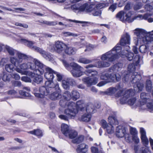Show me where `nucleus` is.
I'll return each instance as SVG.
<instances>
[{"label":"nucleus","instance_id":"nucleus-47","mask_svg":"<svg viewBox=\"0 0 153 153\" xmlns=\"http://www.w3.org/2000/svg\"><path fill=\"white\" fill-rule=\"evenodd\" d=\"M19 93L23 97H30L31 96V95L28 92H27L23 90H20L19 91Z\"/></svg>","mask_w":153,"mask_h":153},{"label":"nucleus","instance_id":"nucleus-49","mask_svg":"<svg viewBox=\"0 0 153 153\" xmlns=\"http://www.w3.org/2000/svg\"><path fill=\"white\" fill-rule=\"evenodd\" d=\"M106 128L108 134H111L114 132V128L110 124L108 126H107Z\"/></svg>","mask_w":153,"mask_h":153},{"label":"nucleus","instance_id":"nucleus-45","mask_svg":"<svg viewBox=\"0 0 153 153\" xmlns=\"http://www.w3.org/2000/svg\"><path fill=\"white\" fill-rule=\"evenodd\" d=\"M77 132L74 130H71L68 133V136L70 139L75 138L77 135Z\"/></svg>","mask_w":153,"mask_h":153},{"label":"nucleus","instance_id":"nucleus-38","mask_svg":"<svg viewBox=\"0 0 153 153\" xmlns=\"http://www.w3.org/2000/svg\"><path fill=\"white\" fill-rule=\"evenodd\" d=\"M84 137L83 135H81L72 140V142L74 143L79 144L82 142L84 140Z\"/></svg>","mask_w":153,"mask_h":153},{"label":"nucleus","instance_id":"nucleus-9","mask_svg":"<svg viewBox=\"0 0 153 153\" xmlns=\"http://www.w3.org/2000/svg\"><path fill=\"white\" fill-rule=\"evenodd\" d=\"M114 50H113V52L117 53V55L118 56V58L119 56L122 57H126L129 61H131L133 60L134 56V53H133L129 52L128 50L125 48L122 51H121V48H114Z\"/></svg>","mask_w":153,"mask_h":153},{"label":"nucleus","instance_id":"nucleus-48","mask_svg":"<svg viewBox=\"0 0 153 153\" xmlns=\"http://www.w3.org/2000/svg\"><path fill=\"white\" fill-rule=\"evenodd\" d=\"M152 16V14L150 13H146L143 16L142 15H139L137 17H135L136 19L137 18H139L140 19L147 20L149 17Z\"/></svg>","mask_w":153,"mask_h":153},{"label":"nucleus","instance_id":"nucleus-23","mask_svg":"<svg viewBox=\"0 0 153 153\" xmlns=\"http://www.w3.org/2000/svg\"><path fill=\"white\" fill-rule=\"evenodd\" d=\"M19 42L21 43L24 44L25 45L29 47H32L33 48H35L34 45L35 44V42L31 41H29L27 39L22 38L19 40Z\"/></svg>","mask_w":153,"mask_h":153},{"label":"nucleus","instance_id":"nucleus-10","mask_svg":"<svg viewBox=\"0 0 153 153\" xmlns=\"http://www.w3.org/2000/svg\"><path fill=\"white\" fill-rule=\"evenodd\" d=\"M93 6V4L89 5L88 3H86L80 7L78 6L76 4L72 5L71 6V9L74 10H79L82 11L89 13L92 11L94 9V7Z\"/></svg>","mask_w":153,"mask_h":153},{"label":"nucleus","instance_id":"nucleus-60","mask_svg":"<svg viewBox=\"0 0 153 153\" xmlns=\"http://www.w3.org/2000/svg\"><path fill=\"white\" fill-rule=\"evenodd\" d=\"M145 9L146 11H151L153 9L152 6L149 4H146L144 6Z\"/></svg>","mask_w":153,"mask_h":153},{"label":"nucleus","instance_id":"nucleus-50","mask_svg":"<svg viewBox=\"0 0 153 153\" xmlns=\"http://www.w3.org/2000/svg\"><path fill=\"white\" fill-rule=\"evenodd\" d=\"M140 150L141 153H152L149 148L146 146L141 148Z\"/></svg>","mask_w":153,"mask_h":153},{"label":"nucleus","instance_id":"nucleus-2","mask_svg":"<svg viewBox=\"0 0 153 153\" xmlns=\"http://www.w3.org/2000/svg\"><path fill=\"white\" fill-rule=\"evenodd\" d=\"M59 104L62 107L67 108L64 111L66 115H60L59 116V117L62 119L68 120V118L75 117L78 112V110L75 106V104L73 102H67L66 100H61L59 101Z\"/></svg>","mask_w":153,"mask_h":153},{"label":"nucleus","instance_id":"nucleus-31","mask_svg":"<svg viewBox=\"0 0 153 153\" xmlns=\"http://www.w3.org/2000/svg\"><path fill=\"white\" fill-rule=\"evenodd\" d=\"M71 99L74 101L76 100L80 97L79 93L76 90H73L71 92Z\"/></svg>","mask_w":153,"mask_h":153},{"label":"nucleus","instance_id":"nucleus-28","mask_svg":"<svg viewBox=\"0 0 153 153\" xmlns=\"http://www.w3.org/2000/svg\"><path fill=\"white\" fill-rule=\"evenodd\" d=\"M144 107L145 109H147V110L151 112L153 111V101L152 100H151L149 101L146 102L145 104V105L144 106Z\"/></svg>","mask_w":153,"mask_h":153},{"label":"nucleus","instance_id":"nucleus-56","mask_svg":"<svg viewBox=\"0 0 153 153\" xmlns=\"http://www.w3.org/2000/svg\"><path fill=\"white\" fill-rule=\"evenodd\" d=\"M5 93L8 95L14 96L17 93V92L14 89H11L6 91Z\"/></svg>","mask_w":153,"mask_h":153},{"label":"nucleus","instance_id":"nucleus-16","mask_svg":"<svg viewBox=\"0 0 153 153\" xmlns=\"http://www.w3.org/2000/svg\"><path fill=\"white\" fill-rule=\"evenodd\" d=\"M75 84V81L71 78H68L66 80H63L62 81V86L65 89L69 88L70 85H73Z\"/></svg>","mask_w":153,"mask_h":153},{"label":"nucleus","instance_id":"nucleus-3","mask_svg":"<svg viewBox=\"0 0 153 153\" xmlns=\"http://www.w3.org/2000/svg\"><path fill=\"white\" fill-rule=\"evenodd\" d=\"M47 88L44 86H41L39 88L40 94L35 93V95L36 97L43 98L45 96H47L51 92L55 91L60 90V88L57 82H53L52 80H48L45 82Z\"/></svg>","mask_w":153,"mask_h":153},{"label":"nucleus","instance_id":"nucleus-14","mask_svg":"<svg viewBox=\"0 0 153 153\" xmlns=\"http://www.w3.org/2000/svg\"><path fill=\"white\" fill-rule=\"evenodd\" d=\"M149 94L145 92H142L140 94V106L142 109L145 108L144 106L146 102L151 100Z\"/></svg>","mask_w":153,"mask_h":153},{"label":"nucleus","instance_id":"nucleus-19","mask_svg":"<svg viewBox=\"0 0 153 153\" xmlns=\"http://www.w3.org/2000/svg\"><path fill=\"white\" fill-rule=\"evenodd\" d=\"M123 64L121 63H118L110 67L108 70L109 72H117L120 71L122 68Z\"/></svg>","mask_w":153,"mask_h":153},{"label":"nucleus","instance_id":"nucleus-29","mask_svg":"<svg viewBox=\"0 0 153 153\" xmlns=\"http://www.w3.org/2000/svg\"><path fill=\"white\" fill-rule=\"evenodd\" d=\"M86 112L90 114H93L95 112V108L94 105L92 104H89L86 108Z\"/></svg>","mask_w":153,"mask_h":153},{"label":"nucleus","instance_id":"nucleus-64","mask_svg":"<svg viewBox=\"0 0 153 153\" xmlns=\"http://www.w3.org/2000/svg\"><path fill=\"white\" fill-rule=\"evenodd\" d=\"M132 140L136 144H138L140 142L139 138L137 137V135L132 136Z\"/></svg>","mask_w":153,"mask_h":153},{"label":"nucleus","instance_id":"nucleus-34","mask_svg":"<svg viewBox=\"0 0 153 153\" xmlns=\"http://www.w3.org/2000/svg\"><path fill=\"white\" fill-rule=\"evenodd\" d=\"M37 74L38 75L35 76L33 79V81L37 83L40 84L43 82V77L40 75V74Z\"/></svg>","mask_w":153,"mask_h":153},{"label":"nucleus","instance_id":"nucleus-57","mask_svg":"<svg viewBox=\"0 0 153 153\" xmlns=\"http://www.w3.org/2000/svg\"><path fill=\"white\" fill-rule=\"evenodd\" d=\"M136 101V98H132L128 100L127 103L129 105L132 106L135 103Z\"/></svg>","mask_w":153,"mask_h":153},{"label":"nucleus","instance_id":"nucleus-59","mask_svg":"<svg viewBox=\"0 0 153 153\" xmlns=\"http://www.w3.org/2000/svg\"><path fill=\"white\" fill-rule=\"evenodd\" d=\"M120 86L119 88V89L118 90H119L118 91L117 93L115 94V96L116 97H120L122 96H123L124 93L123 92V91L122 90L120 89Z\"/></svg>","mask_w":153,"mask_h":153},{"label":"nucleus","instance_id":"nucleus-61","mask_svg":"<svg viewBox=\"0 0 153 153\" xmlns=\"http://www.w3.org/2000/svg\"><path fill=\"white\" fill-rule=\"evenodd\" d=\"M128 98L125 97L124 95L123 97L120 99V103L121 104H123L126 103V102L127 103V99Z\"/></svg>","mask_w":153,"mask_h":153},{"label":"nucleus","instance_id":"nucleus-52","mask_svg":"<svg viewBox=\"0 0 153 153\" xmlns=\"http://www.w3.org/2000/svg\"><path fill=\"white\" fill-rule=\"evenodd\" d=\"M62 48H51V52H55L59 54H63L65 50L61 49Z\"/></svg>","mask_w":153,"mask_h":153},{"label":"nucleus","instance_id":"nucleus-7","mask_svg":"<svg viewBox=\"0 0 153 153\" xmlns=\"http://www.w3.org/2000/svg\"><path fill=\"white\" fill-rule=\"evenodd\" d=\"M85 74L90 76H93V78L85 77L82 79L83 82L86 84L87 86L89 87L92 85L97 84L98 81V78L95 76L98 74L97 72L96 71H92L91 70L87 69L85 71Z\"/></svg>","mask_w":153,"mask_h":153},{"label":"nucleus","instance_id":"nucleus-11","mask_svg":"<svg viewBox=\"0 0 153 153\" xmlns=\"http://www.w3.org/2000/svg\"><path fill=\"white\" fill-rule=\"evenodd\" d=\"M124 15L125 13L124 11H121L117 14L116 15V17L123 22H127L128 23L131 22L136 19L135 17L132 18H131V14L130 12H129L126 14L125 16Z\"/></svg>","mask_w":153,"mask_h":153},{"label":"nucleus","instance_id":"nucleus-17","mask_svg":"<svg viewBox=\"0 0 153 153\" xmlns=\"http://www.w3.org/2000/svg\"><path fill=\"white\" fill-rule=\"evenodd\" d=\"M92 4H93V7H94L93 11L95 8L97 9H101L103 7H107L109 5V2H105V1H102L100 2L99 3H97V1H95V2H92L91 4H89L90 5Z\"/></svg>","mask_w":153,"mask_h":153},{"label":"nucleus","instance_id":"nucleus-54","mask_svg":"<svg viewBox=\"0 0 153 153\" xmlns=\"http://www.w3.org/2000/svg\"><path fill=\"white\" fill-rule=\"evenodd\" d=\"M128 70L131 73L134 71L135 70V65L133 64H129L128 66Z\"/></svg>","mask_w":153,"mask_h":153},{"label":"nucleus","instance_id":"nucleus-62","mask_svg":"<svg viewBox=\"0 0 153 153\" xmlns=\"http://www.w3.org/2000/svg\"><path fill=\"white\" fill-rule=\"evenodd\" d=\"M22 80L26 82H31V80L30 78L27 76H23L22 77Z\"/></svg>","mask_w":153,"mask_h":153},{"label":"nucleus","instance_id":"nucleus-1","mask_svg":"<svg viewBox=\"0 0 153 153\" xmlns=\"http://www.w3.org/2000/svg\"><path fill=\"white\" fill-rule=\"evenodd\" d=\"M135 30L134 34L137 38H134L136 46L134 45L133 48H137L136 46L137 45L138 39H141V41L146 44L145 48L151 47H153V30L150 32L149 36H146V32L143 29L137 28Z\"/></svg>","mask_w":153,"mask_h":153},{"label":"nucleus","instance_id":"nucleus-35","mask_svg":"<svg viewBox=\"0 0 153 153\" xmlns=\"http://www.w3.org/2000/svg\"><path fill=\"white\" fill-rule=\"evenodd\" d=\"M91 115L90 114H84L81 117V120L82 121L87 122L91 120Z\"/></svg>","mask_w":153,"mask_h":153},{"label":"nucleus","instance_id":"nucleus-13","mask_svg":"<svg viewBox=\"0 0 153 153\" xmlns=\"http://www.w3.org/2000/svg\"><path fill=\"white\" fill-rule=\"evenodd\" d=\"M18 56L19 60L14 57H11L10 60L11 62L15 66H18L20 62H21L22 59L28 60L30 58V56L21 53H18Z\"/></svg>","mask_w":153,"mask_h":153},{"label":"nucleus","instance_id":"nucleus-46","mask_svg":"<svg viewBox=\"0 0 153 153\" xmlns=\"http://www.w3.org/2000/svg\"><path fill=\"white\" fill-rule=\"evenodd\" d=\"M140 56L138 55H136L133 57V60L134 62L135 63L136 66L138 65L140 63Z\"/></svg>","mask_w":153,"mask_h":153},{"label":"nucleus","instance_id":"nucleus-22","mask_svg":"<svg viewBox=\"0 0 153 153\" xmlns=\"http://www.w3.org/2000/svg\"><path fill=\"white\" fill-rule=\"evenodd\" d=\"M120 87L119 85L116 86L115 87H111L105 91H101L100 93L101 94H107L110 95L114 94L115 92L118 91Z\"/></svg>","mask_w":153,"mask_h":153},{"label":"nucleus","instance_id":"nucleus-32","mask_svg":"<svg viewBox=\"0 0 153 153\" xmlns=\"http://www.w3.org/2000/svg\"><path fill=\"white\" fill-rule=\"evenodd\" d=\"M108 120L110 124L111 125H117L118 124V121L116 118L114 116L109 117H108Z\"/></svg>","mask_w":153,"mask_h":153},{"label":"nucleus","instance_id":"nucleus-41","mask_svg":"<svg viewBox=\"0 0 153 153\" xmlns=\"http://www.w3.org/2000/svg\"><path fill=\"white\" fill-rule=\"evenodd\" d=\"M64 98L66 100H69L71 98V94L70 92L68 91H65L63 94Z\"/></svg>","mask_w":153,"mask_h":153},{"label":"nucleus","instance_id":"nucleus-58","mask_svg":"<svg viewBox=\"0 0 153 153\" xmlns=\"http://www.w3.org/2000/svg\"><path fill=\"white\" fill-rule=\"evenodd\" d=\"M130 131L131 134L132 135V136L137 135V131L135 128L130 127Z\"/></svg>","mask_w":153,"mask_h":153},{"label":"nucleus","instance_id":"nucleus-18","mask_svg":"<svg viewBox=\"0 0 153 153\" xmlns=\"http://www.w3.org/2000/svg\"><path fill=\"white\" fill-rule=\"evenodd\" d=\"M140 133L141 135V139L142 143L145 146H146L148 144L149 141L146 135V131L143 128H140Z\"/></svg>","mask_w":153,"mask_h":153},{"label":"nucleus","instance_id":"nucleus-4","mask_svg":"<svg viewBox=\"0 0 153 153\" xmlns=\"http://www.w3.org/2000/svg\"><path fill=\"white\" fill-rule=\"evenodd\" d=\"M113 50H114V48L102 55L101 59L102 61L97 62V67L101 68L108 67L110 65V62H112L118 58L117 53L113 52Z\"/></svg>","mask_w":153,"mask_h":153},{"label":"nucleus","instance_id":"nucleus-44","mask_svg":"<svg viewBox=\"0 0 153 153\" xmlns=\"http://www.w3.org/2000/svg\"><path fill=\"white\" fill-rule=\"evenodd\" d=\"M11 77V74L3 73L2 79L4 81H9Z\"/></svg>","mask_w":153,"mask_h":153},{"label":"nucleus","instance_id":"nucleus-63","mask_svg":"<svg viewBox=\"0 0 153 153\" xmlns=\"http://www.w3.org/2000/svg\"><path fill=\"white\" fill-rule=\"evenodd\" d=\"M124 136L125 139L127 142L130 143L131 142V137L129 134L125 133Z\"/></svg>","mask_w":153,"mask_h":153},{"label":"nucleus","instance_id":"nucleus-33","mask_svg":"<svg viewBox=\"0 0 153 153\" xmlns=\"http://www.w3.org/2000/svg\"><path fill=\"white\" fill-rule=\"evenodd\" d=\"M88 148V146L85 144L82 143L78 146L76 149L77 152L87 151Z\"/></svg>","mask_w":153,"mask_h":153},{"label":"nucleus","instance_id":"nucleus-27","mask_svg":"<svg viewBox=\"0 0 153 153\" xmlns=\"http://www.w3.org/2000/svg\"><path fill=\"white\" fill-rule=\"evenodd\" d=\"M35 51L40 53L45 58H49L50 53L45 51L42 48H35Z\"/></svg>","mask_w":153,"mask_h":153},{"label":"nucleus","instance_id":"nucleus-55","mask_svg":"<svg viewBox=\"0 0 153 153\" xmlns=\"http://www.w3.org/2000/svg\"><path fill=\"white\" fill-rule=\"evenodd\" d=\"M41 23L45 24L50 26H54L57 24V23L55 22H49L48 21H43Z\"/></svg>","mask_w":153,"mask_h":153},{"label":"nucleus","instance_id":"nucleus-5","mask_svg":"<svg viewBox=\"0 0 153 153\" xmlns=\"http://www.w3.org/2000/svg\"><path fill=\"white\" fill-rule=\"evenodd\" d=\"M21 69L26 70L30 69L31 70L34 71L36 74H43V71L42 69L44 68L42 63L38 60H35V62H28L22 64L19 66Z\"/></svg>","mask_w":153,"mask_h":153},{"label":"nucleus","instance_id":"nucleus-24","mask_svg":"<svg viewBox=\"0 0 153 153\" xmlns=\"http://www.w3.org/2000/svg\"><path fill=\"white\" fill-rule=\"evenodd\" d=\"M70 129L69 126L67 124L63 123L61 125V131L62 133L66 136H68Z\"/></svg>","mask_w":153,"mask_h":153},{"label":"nucleus","instance_id":"nucleus-25","mask_svg":"<svg viewBox=\"0 0 153 153\" xmlns=\"http://www.w3.org/2000/svg\"><path fill=\"white\" fill-rule=\"evenodd\" d=\"M56 92H54L52 93L50 96L51 99L53 100H59L62 97V95L60 92L61 90L59 91H55Z\"/></svg>","mask_w":153,"mask_h":153},{"label":"nucleus","instance_id":"nucleus-37","mask_svg":"<svg viewBox=\"0 0 153 153\" xmlns=\"http://www.w3.org/2000/svg\"><path fill=\"white\" fill-rule=\"evenodd\" d=\"M29 133L37 136L42 137L43 135L42 132L39 129L34 130L33 131H30Z\"/></svg>","mask_w":153,"mask_h":153},{"label":"nucleus","instance_id":"nucleus-42","mask_svg":"<svg viewBox=\"0 0 153 153\" xmlns=\"http://www.w3.org/2000/svg\"><path fill=\"white\" fill-rule=\"evenodd\" d=\"M92 61L85 58H81L78 62L84 64H88L92 62Z\"/></svg>","mask_w":153,"mask_h":153},{"label":"nucleus","instance_id":"nucleus-20","mask_svg":"<svg viewBox=\"0 0 153 153\" xmlns=\"http://www.w3.org/2000/svg\"><path fill=\"white\" fill-rule=\"evenodd\" d=\"M126 130L124 127L119 126L116 128V135L118 137L122 138L124 136Z\"/></svg>","mask_w":153,"mask_h":153},{"label":"nucleus","instance_id":"nucleus-21","mask_svg":"<svg viewBox=\"0 0 153 153\" xmlns=\"http://www.w3.org/2000/svg\"><path fill=\"white\" fill-rule=\"evenodd\" d=\"M100 78L103 80H114V75L113 73L109 74L107 72H103L101 74Z\"/></svg>","mask_w":153,"mask_h":153},{"label":"nucleus","instance_id":"nucleus-43","mask_svg":"<svg viewBox=\"0 0 153 153\" xmlns=\"http://www.w3.org/2000/svg\"><path fill=\"white\" fill-rule=\"evenodd\" d=\"M14 67L11 64H7L5 65V69L8 72L11 73L13 71Z\"/></svg>","mask_w":153,"mask_h":153},{"label":"nucleus","instance_id":"nucleus-12","mask_svg":"<svg viewBox=\"0 0 153 153\" xmlns=\"http://www.w3.org/2000/svg\"><path fill=\"white\" fill-rule=\"evenodd\" d=\"M130 36L128 33H126L123 35L120 42V44L118 43L114 48H121V46H126L130 48L128 45L130 43Z\"/></svg>","mask_w":153,"mask_h":153},{"label":"nucleus","instance_id":"nucleus-53","mask_svg":"<svg viewBox=\"0 0 153 153\" xmlns=\"http://www.w3.org/2000/svg\"><path fill=\"white\" fill-rule=\"evenodd\" d=\"M9 54L11 56H14L15 54L17 53V51L13 48H6Z\"/></svg>","mask_w":153,"mask_h":153},{"label":"nucleus","instance_id":"nucleus-6","mask_svg":"<svg viewBox=\"0 0 153 153\" xmlns=\"http://www.w3.org/2000/svg\"><path fill=\"white\" fill-rule=\"evenodd\" d=\"M61 60L67 70H70L71 67L72 68V70L71 71V72L74 77H79L82 75V72L81 70L82 68L79 65L74 62L69 64L64 59H61Z\"/></svg>","mask_w":153,"mask_h":153},{"label":"nucleus","instance_id":"nucleus-36","mask_svg":"<svg viewBox=\"0 0 153 153\" xmlns=\"http://www.w3.org/2000/svg\"><path fill=\"white\" fill-rule=\"evenodd\" d=\"M55 45L56 48H63L66 47L67 48V46L66 45L59 41H57L55 42Z\"/></svg>","mask_w":153,"mask_h":153},{"label":"nucleus","instance_id":"nucleus-26","mask_svg":"<svg viewBox=\"0 0 153 153\" xmlns=\"http://www.w3.org/2000/svg\"><path fill=\"white\" fill-rule=\"evenodd\" d=\"M138 81L136 83V84L134 85V90L135 92H138L139 91H141L144 88V85L142 83H140Z\"/></svg>","mask_w":153,"mask_h":153},{"label":"nucleus","instance_id":"nucleus-51","mask_svg":"<svg viewBox=\"0 0 153 153\" xmlns=\"http://www.w3.org/2000/svg\"><path fill=\"white\" fill-rule=\"evenodd\" d=\"M91 150L92 153H104L102 150H99L98 148L95 147H92Z\"/></svg>","mask_w":153,"mask_h":153},{"label":"nucleus","instance_id":"nucleus-40","mask_svg":"<svg viewBox=\"0 0 153 153\" xmlns=\"http://www.w3.org/2000/svg\"><path fill=\"white\" fill-rule=\"evenodd\" d=\"M152 82L149 79H147L146 81V90L148 92L150 91L152 88Z\"/></svg>","mask_w":153,"mask_h":153},{"label":"nucleus","instance_id":"nucleus-39","mask_svg":"<svg viewBox=\"0 0 153 153\" xmlns=\"http://www.w3.org/2000/svg\"><path fill=\"white\" fill-rule=\"evenodd\" d=\"M76 51L75 48H66L65 50V53L70 55L74 54Z\"/></svg>","mask_w":153,"mask_h":153},{"label":"nucleus","instance_id":"nucleus-30","mask_svg":"<svg viewBox=\"0 0 153 153\" xmlns=\"http://www.w3.org/2000/svg\"><path fill=\"white\" fill-rule=\"evenodd\" d=\"M135 91L133 89H130L125 91L123 95L128 98L129 97L134 96L135 94Z\"/></svg>","mask_w":153,"mask_h":153},{"label":"nucleus","instance_id":"nucleus-8","mask_svg":"<svg viewBox=\"0 0 153 153\" xmlns=\"http://www.w3.org/2000/svg\"><path fill=\"white\" fill-rule=\"evenodd\" d=\"M141 79V76L139 73L134 72L124 75L123 80L124 82H127L129 80L131 83L134 84L137 82Z\"/></svg>","mask_w":153,"mask_h":153},{"label":"nucleus","instance_id":"nucleus-15","mask_svg":"<svg viewBox=\"0 0 153 153\" xmlns=\"http://www.w3.org/2000/svg\"><path fill=\"white\" fill-rule=\"evenodd\" d=\"M42 65L43 68H42L43 69V73L44 72V70H45L46 71L45 74V78L48 80H52L54 77L53 74L55 72L51 68L47 67L45 65H44L42 63Z\"/></svg>","mask_w":153,"mask_h":153}]
</instances>
